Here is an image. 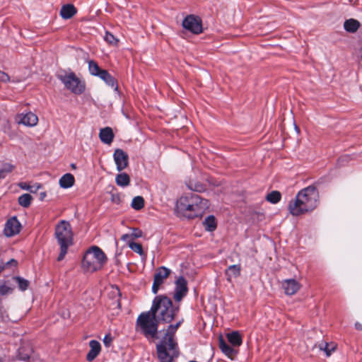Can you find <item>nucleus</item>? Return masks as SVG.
Here are the masks:
<instances>
[{"mask_svg":"<svg viewBox=\"0 0 362 362\" xmlns=\"http://www.w3.org/2000/svg\"><path fill=\"white\" fill-rule=\"evenodd\" d=\"M319 194L315 187L308 186L301 189L296 198L288 204V211L294 216H298L314 210L318 204Z\"/></svg>","mask_w":362,"mask_h":362,"instance_id":"f257e3e1","label":"nucleus"},{"mask_svg":"<svg viewBox=\"0 0 362 362\" xmlns=\"http://www.w3.org/2000/svg\"><path fill=\"white\" fill-rule=\"evenodd\" d=\"M208 207V201L195 194L182 196L176 204L177 211L188 218L202 216Z\"/></svg>","mask_w":362,"mask_h":362,"instance_id":"f03ea898","label":"nucleus"},{"mask_svg":"<svg viewBox=\"0 0 362 362\" xmlns=\"http://www.w3.org/2000/svg\"><path fill=\"white\" fill-rule=\"evenodd\" d=\"M182 320L175 325H169L164 337L157 344L158 358L160 362H173V359L178 356L177 342L175 341V333L180 326Z\"/></svg>","mask_w":362,"mask_h":362,"instance_id":"7ed1b4c3","label":"nucleus"},{"mask_svg":"<svg viewBox=\"0 0 362 362\" xmlns=\"http://www.w3.org/2000/svg\"><path fill=\"white\" fill-rule=\"evenodd\" d=\"M149 312H151L159 322L169 323L174 319L176 311L173 308L171 300L160 295L153 299Z\"/></svg>","mask_w":362,"mask_h":362,"instance_id":"20e7f679","label":"nucleus"},{"mask_svg":"<svg viewBox=\"0 0 362 362\" xmlns=\"http://www.w3.org/2000/svg\"><path fill=\"white\" fill-rule=\"evenodd\" d=\"M55 238L60 245L57 260L62 261L67 253L68 247L73 243V233L69 222L62 220L55 226Z\"/></svg>","mask_w":362,"mask_h":362,"instance_id":"39448f33","label":"nucleus"},{"mask_svg":"<svg viewBox=\"0 0 362 362\" xmlns=\"http://www.w3.org/2000/svg\"><path fill=\"white\" fill-rule=\"evenodd\" d=\"M159 322L158 319L151 314V312H144L139 315L136 320V329L146 338L155 339L157 337Z\"/></svg>","mask_w":362,"mask_h":362,"instance_id":"423d86ee","label":"nucleus"},{"mask_svg":"<svg viewBox=\"0 0 362 362\" xmlns=\"http://www.w3.org/2000/svg\"><path fill=\"white\" fill-rule=\"evenodd\" d=\"M106 261L103 251L98 246H93L84 255L82 266L86 271L93 272L100 269Z\"/></svg>","mask_w":362,"mask_h":362,"instance_id":"0eeeda50","label":"nucleus"},{"mask_svg":"<svg viewBox=\"0 0 362 362\" xmlns=\"http://www.w3.org/2000/svg\"><path fill=\"white\" fill-rule=\"evenodd\" d=\"M57 77L65 88L74 94L80 95L85 90L84 83L74 72L58 74Z\"/></svg>","mask_w":362,"mask_h":362,"instance_id":"6e6552de","label":"nucleus"},{"mask_svg":"<svg viewBox=\"0 0 362 362\" xmlns=\"http://www.w3.org/2000/svg\"><path fill=\"white\" fill-rule=\"evenodd\" d=\"M182 26L194 34H199L202 32V20L194 15L187 16L182 21Z\"/></svg>","mask_w":362,"mask_h":362,"instance_id":"1a4fd4ad","label":"nucleus"},{"mask_svg":"<svg viewBox=\"0 0 362 362\" xmlns=\"http://www.w3.org/2000/svg\"><path fill=\"white\" fill-rule=\"evenodd\" d=\"M170 274V270L165 267H159L155 274L152 286V292L156 294L158 293L159 287L162 285Z\"/></svg>","mask_w":362,"mask_h":362,"instance_id":"9d476101","label":"nucleus"},{"mask_svg":"<svg viewBox=\"0 0 362 362\" xmlns=\"http://www.w3.org/2000/svg\"><path fill=\"white\" fill-rule=\"evenodd\" d=\"M21 229V224L16 216L7 220L4 228V234L6 237H12L18 234Z\"/></svg>","mask_w":362,"mask_h":362,"instance_id":"9b49d317","label":"nucleus"},{"mask_svg":"<svg viewBox=\"0 0 362 362\" xmlns=\"http://www.w3.org/2000/svg\"><path fill=\"white\" fill-rule=\"evenodd\" d=\"M113 158L118 171H122L127 167L129 156L123 150L116 149L113 154Z\"/></svg>","mask_w":362,"mask_h":362,"instance_id":"f8f14e48","label":"nucleus"},{"mask_svg":"<svg viewBox=\"0 0 362 362\" xmlns=\"http://www.w3.org/2000/svg\"><path fill=\"white\" fill-rule=\"evenodd\" d=\"M17 122L27 127H35L38 122V117L32 112L21 113L17 115Z\"/></svg>","mask_w":362,"mask_h":362,"instance_id":"ddd939ff","label":"nucleus"},{"mask_svg":"<svg viewBox=\"0 0 362 362\" xmlns=\"http://www.w3.org/2000/svg\"><path fill=\"white\" fill-rule=\"evenodd\" d=\"M187 293V281L183 277H180L175 282L174 299L180 301Z\"/></svg>","mask_w":362,"mask_h":362,"instance_id":"4468645a","label":"nucleus"},{"mask_svg":"<svg viewBox=\"0 0 362 362\" xmlns=\"http://www.w3.org/2000/svg\"><path fill=\"white\" fill-rule=\"evenodd\" d=\"M285 293L292 296L296 293L300 288V284L295 279H286L282 283Z\"/></svg>","mask_w":362,"mask_h":362,"instance_id":"2eb2a0df","label":"nucleus"},{"mask_svg":"<svg viewBox=\"0 0 362 362\" xmlns=\"http://www.w3.org/2000/svg\"><path fill=\"white\" fill-rule=\"evenodd\" d=\"M89 346H90V351L86 356V359L88 361H91L93 359H95L97 357V356L99 354L100 349H101V346H100V343L95 340H91L89 342Z\"/></svg>","mask_w":362,"mask_h":362,"instance_id":"dca6fc26","label":"nucleus"},{"mask_svg":"<svg viewBox=\"0 0 362 362\" xmlns=\"http://www.w3.org/2000/svg\"><path fill=\"white\" fill-rule=\"evenodd\" d=\"M241 267L240 264H233L228 267L225 272L227 280L230 282L233 278L240 276Z\"/></svg>","mask_w":362,"mask_h":362,"instance_id":"f3484780","label":"nucleus"},{"mask_svg":"<svg viewBox=\"0 0 362 362\" xmlns=\"http://www.w3.org/2000/svg\"><path fill=\"white\" fill-rule=\"evenodd\" d=\"M99 137L102 142L107 144H111L114 138L112 129L110 127H105L100 129Z\"/></svg>","mask_w":362,"mask_h":362,"instance_id":"a211bd4d","label":"nucleus"},{"mask_svg":"<svg viewBox=\"0 0 362 362\" xmlns=\"http://www.w3.org/2000/svg\"><path fill=\"white\" fill-rule=\"evenodd\" d=\"M98 76L101 78L107 85L111 86L112 88H115V89L117 88L115 78L107 72V71L103 69L102 71H100Z\"/></svg>","mask_w":362,"mask_h":362,"instance_id":"6ab92c4d","label":"nucleus"},{"mask_svg":"<svg viewBox=\"0 0 362 362\" xmlns=\"http://www.w3.org/2000/svg\"><path fill=\"white\" fill-rule=\"evenodd\" d=\"M76 13V9L72 4H66L62 7L61 16L64 19L71 18Z\"/></svg>","mask_w":362,"mask_h":362,"instance_id":"aec40b11","label":"nucleus"},{"mask_svg":"<svg viewBox=\"0 0 362 362\" xmlns=\"http://www.w3.org/2000/svg\"><path fill=\"white\" fill-rule=\"evenodd\" d=\"M74 175L71 173H66L59 179V185L62 188H69L74 185Z\"/></svg>","mask_w":362,"mask_h":362,"instance_id":"412c9836","label":"nucleus"},{"mask_svg":"<svg viewBox=\"0 0 362 362\" xmlns=\"http://www.w3.org/2000/svg\"><path fill=\"white\" fill-rule=\"evenodd\" d=\"M344 29L349 33H355L360 27V23L354 18L346 20L344 24Z\"/></svg>","mask_w":362,"mask_h":362,"instance_id":"4be33fe9","label":"nucleus"},{"mask_svg":"<svg viewBox=\"0 0 362 362\" xmlns=\"http://www.w3.org/2000/svg\"><path fill=\"white\" fill-rule=\"evenodd\" d=\"M228 341L234 346H239L242 344V337L239 332H233L227 334Z\"/></svg>","mask_w":362,"mask_h":362,"instance_id":"5701e85b","label":"nucleus"},{"mask_svg":"<svg viewBox=\"0 0 362 362\" xmlns=\"http://www.w3.org/2000/svg\"><path fill=\"white\" fill-rule=\"evenodd\" d=\"M115 182L118 186L124 187L129 185L130 177L125 173H119L116 175Z\"/></svg>","mask_w":362,"mask_h":362,"instance_id":"b1692460","label":"nucleus"},{"mask_svg":"<svg viewBox=\"0 0 362 362\" xmlns=\"http://www.w3.org/2000/svg\"><path fill=\"white\" fill-rule=\"evenodd\" d=\"M219 348L223 353L229 357L233 356L235 354V350L221 337L219 339Z\"/></svg>","mask_w":362,"mask_h":362,"instance_id":"393cba45","label":"nucleus"},{"mask_svg":"<svg viewBox=\"0 0 362 362\" xmlns=\"http://www.w3.org/2000/svg\"><path fill=\"white\" fill-rule=\"evenodd\" d=\"M129 247L136 253L139 254L141 257L146 258V255L143 250L142 245L140 243L133 241L129 242Z\"/></svg>","mask_w":362,"mask_h":362,"instance_id":"a878e982","label":"nucleus"},{"mask_svg":"<svg viewBox=\"0 0 362 362\" xmlns=\"http://www.w3.org/2000/svg\"><path fill=\"white\" fill-rule=\"evenodd\" d=\"M204 225L206 228V229L209 231H213L216 228V222L214 216H208L204 222Z\"/></svg>","mask_w":362,"mask_h":362,"instance_id":"bb28decb","label":"nucleus"},{"mask_svg":"<svg viewBox=\"0 0 362 362\" xmlns=\"http://www.w3.org/2000/svg\"><path fill=\"white\" fill-rule=\"evenodd\" d=\"M144 206V199L141 196L135 197L132 202V207L135 210H140Z\"/></svg>","mask_w":362,"mask_h":362,"instance_id":"cd10ccee","label":"nucleus"},{"mask_svg":"<svg viewBox=\"0 0 362 362\" xmlns=\"http://www.w3.org/2000/svg\"><path fill=\"white\" fill-rule=\"evenodd\" d=\"M88 69L92 75L96 76H98L100 74V71L103 70L100 69L98 64L94 61H90L88 62Z\"/></svg>","mask_w":362,"mask_h":362,"instance_id":"c85d7f7f","label":"nucleus"},{"mask_svg":"<svg viewBox=\"0 0 362 362\" xmlns=\"http://www.w3.org/2000/svg\"><path fill=\"white\" fill-rule=\"evenodd\" d=\"M32 200V197L29 194H23L18 198V203L23 207H28L30 206Z\"/></svg>","mask_w":362,"mask_h":362,"instance_id":"c756f323","label":"nucleus"},{"mask_svg":"<svg viewBox=\"0 0 362 362\" xmlns=\"http://www.w3.org/2000/svg\"><path fill=\"white\" fill-rule=\"evenodd\" d=\"M281 197V193L279 192L273 191L267 194V200L272 204H276L280 201Z\"/></svg>","mask_w":362,"mask_h":362,"instance_id":"7c9ffc66","label":"nucleus"},{"mask_svg":"<svg viewBox=\"0 0 362 362\" xmlns=\"http://www.w3.org/2000/svg\"><path fill=\"white\" fill-rule=\"evenodd\" d=\"M13 279L18 284V288L21 291H25L28 288L29 281L28 280L20 276H16Z\"/></svg>","mask_w":362,"mask_h":362,"instance_id":"2f4dec72","label":"nucleus"},{"mask_svg":"<svg viewBox=\"0 0 362 362\" xmlns=\"http://www.w3.org/2000/svg\"><path fill=\"white\" fill-rule=\"evenodd\" d=\"M20 187L23 189L30 191L32 193H35L39 189L42 187V185L38 183H35L33 185H28L26 183H21L20 184Z\"/></svg>","mask_w":362,"mask_h":362,"instance_id":"473e14b6","label":"nucleus"},{"mask_svg":"<svg viewBox=\"0 0 362 362\" xmlns=\"http://www.w3.org/2000/svg\"><path fill=\"white\" fill-rule=\"evenodd\" d=\"M14 166L10 163H6L0 170V180L4 179L8 173H11Z\"/></svg>","mask_w":362,"mask_h":362,"instance_id":"72a5a7b5","label":"nucleus"},{"mask_svg":"<svg viewBox=\"0 0 362 362\" xmlns=\"http://www.w3.org/2000/svg\"><path fill=\"white\" fill-rule=\"evenodd\" d=\"M337 348L334 344L325 343L324 345H321L320 349L324 351L327 356H329Z\"/></svg>","mask_w":362,"mask_h":362,"instance_id":"f704fd0d","label":"nucleus"},{"mask_svg":"<svg viewBox=\"0 0 362 362\" xmlns=\"http://www.w3.org/2000/svg\"><path fill=\"white\" fill-rule=\"evenodd\" d=\"M188 187L193 191L199 192H203L205 189L204 186L199 182L194 183L192 182H190L188 185Z\"/></svg>","mask_w":362,"mask_h":362,"instance_id":"c9c22d12","label":"nucleus"},{"mask_svg":"<svg viewBox=\"0 0 362 362\" xmlns=\"http://www.w3.org/2000/svg\"><path fill=\"white\" fill-rule=\"evenodd\" d=\"M104 39L107 42L112 45H117L118 40L115 38V36L109 32H106Z\"/></svg>","mask_w":362,"mask_h":362,"instance_id":"e433bc0d","label":"nucleus"},{"mask_svg":"<svg viewBox=\"0 0 362 362\" xmlns=\"http://www.w3.org/2000/svg\"><path fill=\"white\" fill-rule=\"evenodd\" d=\"M12 291V288L8 286L6 284L0 283V294L6 295Z\"/></svg>","mask_w":362,"mask_h":362,"instance_id":"4c0bfd02","label":"nucleus"},{"mask_svg":"<svg viewBox=\"0 0 362 362\" xmlns=\"http://www.w3.org/2000/svg\"><path fill=\"white\" fill-rule=\"evenodd\" d=\"M132 238H141L143 235V233L139 228H133L132 233H131Z\"/></svg>","mask_w":362,"mask_h":362,"instance_id":"58836bf2","label":"nucleus"},{"mask_svg":"<svg viewBox=\"0 0 362 362\" xmlns=\"http://www.w3.org/2000/svg\"><path fill=\"white\" fill-rule=\"evenodd\" d=\"M10 81V77L9 76L4 73V72H1L0 71V81L1 82H4V83H6V82H8Z\"/></svg>","mask_w":362,"mask_h":362,"instance_id":"ea45409f","label":"nucleus"},{"mask_svg":"<svg viewBox=\"0 0 362 362\" xmlns=\"http://www.w3.org/2000/svg\"><path fill=\"white\" fill-rule=\"evenodd\" d=\"M112 339L110 335H105L103 339V343L106 346H110L112 343Z\"/></svg>","mask_w":362,"mask_h":362,"instance_id":"a19ab883","label":"nucleus"},{"mask_svg":"<svg viewBox=\"0 0 362 362\" xmlns=\"http://www.w3.org/2000/svg\"><path fill=\"white\" fill-rule=\"evenodd\" d=\"M132 237L131 234H124L121 237V240L123 241L127 242L129 244V241H132Z\"/></svg>","mask_w":362,"mask_h":362,"instance_id":"79ce46f5","label":"nucleus"},{"mask_svg":"<svg viewBox=\"0 0 362 362\" xmlns=\"http://www.w3.org/2000/svg\"><path fill=\"white\" fill-rule=\"evenodd\" d=\"M355 327L358 330H362V324L357 322L355 323Z\"/></svg>","mask_w":362,"mask_h":362,"instance_id":"37998d69","label":"nucleus"},{"mask_svg":"<svg viewBox=\"0 0 362 362\" xmlns=\"http://www.w3.org/2000/svg\"><path fill=\"white\" fill-rule=\"evenodd\" d=\"M45 196H46L45 192L40 193V199L42 200Z\"/></svg>","mask_w":362,"mask_h":362,"instance_id":"c03bdc74","label":"nucleus"},{"mask_svg":"<svg viewBox=\"0 0 362 362\" xmlns=\"http://www.w3.org/2000/svg\"><path fill=\"white\" fill-rule=\"evenodd\" d=\"M4 267L2 266V264L0 263V272L3 270Z\"/></svg>","mask_w":362,"mask_h":362,"instance_id":"a18cd8bd","label":"nucleus"},{"mask_svg":"<svg viewBox=\"0 0 362 362\" xmlns=\"http://www.w3.org/2000/svg\"><path fill=\"white\" fill-rule=\"evenodd\" d=\"M9 263H10V262H8V264H9ZM11 263L16 264V262L14 259H11Z\"/></svg>","mask_w":362,"mask_h":362,"instance_id":"49530a36","label":"nucleus"},{"mask_svg":"<svg viewBox=\"0 0 362 362\" xmlns=\"http://www.w3.org/2000/svg\"><path fill=\"white\" fill-rule=\"evenodd\" d=\"M71 166H72V168H76V167H75V165H74V164H73Z\"/></svg>","mask_w":362,"mask_h":362,"instance_id":"de8ad7c7","label":"nucleus"},{"mask_svg":"<svg viewBox=\"0 0 362 362\" xmlns=\"http://www.w3.org/2000/svg\"><path fill=\"white\" fill-rule=\"evenodd\" d=\"M0 362H2L1 359H0Z\"/></svg>","mask_w":362,"mask_h":362,"instance_id":"09e8293b","label":"nucleus"}]
</instances>
